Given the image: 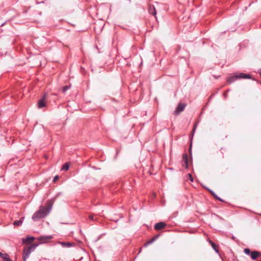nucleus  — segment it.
<instances>
[{"label":"nucleus","instance_id":"1","mask_svg":"<svg viewBox=\"0 0 261 261\" xmlns=\"http://www.w3.org/2000/svg\"><path fill=\"white\" fill-rule=\"evenodd\" d=\"M53 204V202L50 201L46 206H41L39 209L33 214L32 218L33 221H37L40 219L45 217L51 211Z\"/></svg>","mask_w":261,"mask_h":261},{"label":"nucleus","instance_id":"2","mask_svg":"<svg viewBox=\"0 0 261 261\" xmlns=\"http://www.w3.org/2000/svg\"><path fill=\"white\" fill-rule=\"evenodd\" d=\"M251 76L249 74H246L244 73H236L232 76L227 77V83L231 84L237 80L241 79H251Z\"/></svg>","mask_w":261,"mask_h":261},{"label":"nucleus","instance_id":"3","mask_svg":"<svg viewBox=\"0 0 261 261\" xmlns=\"http://www.w3.org/2000/svg\"><path fill=\"white\" fill-rule=\"evenodd\" d=\"M186 107V105L182 103H179L176 110L174 111V113L176 115L179 114L180 113L182 112Z\"/></svg>","mask_w":261,"mask_h":261},{"label":"nucleus","instance_id":"4","mask_svg":"<svg viewBox=\"0 0 261 261\" xmlns=\"http://www.w3.org/2000/svg\"><path fill=\"white\" fill-rule=\"evenodd\" d=\"M46 97V94H44L42 97L39 100L38 103V107L39 108L41 109L44 107L46 105L45 100Z\"/></svg>","mask_w":261,"mask_h":261},{"label":"nucleus","instance_id":"5","mask_svg":"<svg viewBox=\"0 0 261 261\" xmlns=\"http://www.w3.org/2000/svg\"><path fill=\"white\" fill-rule=\"evenodd\" d=\"M250 256L252 259L255 260L261 256V253L257 251H253L251 252Z\"/></svg>","mask_w":261,"mask_h":261},{"label":"nucleus","instance_id":"6","mask_svg":"<svg viewBox=\"0 0 261 261\" xmlns=\"http://www.w3.org/2000/svg\"><path fill=\"white\" fill-rule=\"evenodd\" d=\"M182 162H183V166L185 167V168H188V158L187 153H184L182 156Z\"/></svg>","mask_w":261,"mask_h":261},{"label":"nucleus","instance_id":"7","mask_svg":"<svg viewBox=\"0 0 261 261\" xmlns=\"http://www.w3.org/2000/svg\"><path fill=\"white\" fill-rule=\"evenodd\" d=\"M166 224L164 222H159L154 225V229L156 230H161L166 226Z\"/></svg>","mask_w":261,"mask_h":261},{"label":"nucleus","instance_id":"8","mask_svg":"<svg viewBox=\"0 0 261 261\" xmlns=\"http://www.w3.org/2000/svg\"><path fill=\"white\" fill-rule=\"evenodd\" d=\"M31 251L28 250L27 248H25L23 252V261H26L27 259L29 258L31 253Z\"/></svg>","mask_w":261,"mask_h":261},{"label":"nucleus","instance_id":"9","mask_svg":"<svg viewBox=\"0 0 261 261\" xmlns=\"http://www.w3.org/2000/svg\"><path fill=\"white\" fill-rule=\"evenodd\" d=\"M51 236H41L38 238V240L42 242H46L47 241L52 239Z\"/></svg>","mask_w":261,"mask_h":261},{"label":"nucleus","instance_id":"10","mask_svg":"<svg viewBox=\"0 0 261 261\" xmlns=\"http://www.w3.org/2000/svg\"><path fill=\"white\" fill-rule=\"evenodd\" d=\"M59 243L62 245L63 247L64 248H70L73 245V243H71L70 242H59Z\"/></svg>","mask_w":261,"mask_h":261},{"label":"nucleus","instance_id":"11","mask_svg":"<svg viewBox=\"0 0 261 261\" xmlns=\"http://www.w3.org/2000/svg\"><path fill=\"white\" fill-rule=\"evenodd\" d=\"M148 12L150 14L155 16L156 12L155 7L153 6L150 5L148 8Z\"/></svg>","mask_w":261,"mask_h":261},{"label":"nucleus","instance_id":"12","mask_svg":"<svg viewBox=\"0 0 261 261\" xmlns=\"http://www.w3.org/2000/svg\"><path fill=\"white\" fill-rule=\"evenodd\" d=\"M24 218L23 217H21L19 220L14 221L13 224L14 226H20L22 224Z\"/></svg>","mask_w":261,"mask_h":261},{"label":"nucleus","instance_id":"13","mask_svg":"<svg viewBox=\"0 0 261 261\" xmlns=\"http://www.w3.org/2000/svg\"><path fill=\"white\" fill-rule=\"evenodd\" d=\"M34 240V237H28L25 239H23L22 240V242L23 243H30L32 241H33Z\"/></svg>","mask_w":261,"mask_h":261},{"label":"nucleus","instance_id":"14","mask_svg":"<svg viewBox=\"0 0 261 261\" xmlns=\"http://www.w3.org/2000/svg\"><path fill=\"white\" fill-rule=\"evenodd\" d=\"M209 243L211 244L212 247H213V248L214 249V250L217 252V253H218L219 251H218V247L216 245V244L215 243H214L211 240H210L209 241Z\"/></svg>","mask_w":261,"mask_h":261},{"label":"nucleus","instance_id":"15","mask_svg":"<svg viewBox=\"0 0 261 261\" xmlns=\"http://www.w3.org/2000/svg\"><path fill=\"white\" fill-rule=\"evenodd\" d=\"M38 244H32L27 249L28 250H29L30 251H31V252H32V251H33L35 249V248L38 246Z\"/></svg>","mask_w":261,"mask_h":261},{"label":"nucleus","instance_id":"16","mask_svg":"<svg viewBox=\"0 0 261 261\" xmlns=\"http://www.w3.org/2000/svg\"><path fill=\"white\" fill-rule=\"evenodd\" d=\"M69 168V165L68 163H66L62 167V170L67 171Z\"/></svg>","mask_w":261,"mask_h":261},{"label":"nucleus","instance_id":"17","mask_svg":"<svg viewBox=\"0 0 261 261\" xmlns=\"http://www.w3.org/2000/svg\"><path fill=\"white\" fill-rule=\"evenodd\" d=\"M157 237H154L153 238L151 239L150 241H148L145 244V246L146 247L148 245L151 244L152 242H153Z\"/></svg>","mask_w":261,"mask_h":261},{"label":"nucleus","instance_id":"18","mask_svg":"<svg viewBox=\"0 0 261 261\" xmlns=\"http://www.w3.org/2000/svg\"><path fill=\"white\" fill-rule=\"evenodd\" d=\"M70 86H64L63 88H62V92L63 93H65L66 91H67L68 89H70Z\"/></svg>","mask_w":261,"mask_h":261},{"label":"nucleus","instance_id":"19","mask_svg":"<svg viewBox=\"0 0 261 261\" xmlns=\"http://www.w3.org/2000/svg\"><path fill=\"white\" fill-rule=\"evenodd\" d=\"M9 255L7 253H3L0 252V257H2L3 260L5 259Z\"/></svg>","mask_w":261,"mask_h":261},{"label":"nucleus","instance_id":"20","mask_svg":"<svg viewBox=\"0 0 261 261\" xmlns=\"http://www.w3.org/2000/svg\"><path fill=\"white\" fill-rule=\"evenodd\" d=\"M251 252L249 248H245L244 249V253L247 255H250Z\"/></svg>","mask_w":261,"mask_h":261},{"label":"nucleus","instance_id":"21","mask_svg":"<svg viewBox=\"0 0 261 261\" xmlns=\"http://www.w3.org/2000/svg\"><path fill=\"white\" fill-rule=\"evenodd\" d=\"M213 197L217 200L220 201H223V200L220 198L219 197H218L215 193L214 194V195H213Z\"/></svg>","mask_w":261,"mask_h":261},{"label":"nucleus","instance_id":"22","mask_svg":"<svg viewBox=\"0 0 261 261\" xmlns=\"http://www.w3.org/2000/svg\"><path fill=\"white\" fill-rule=\"evenodd\" d=\"M213 197L217 200L220 201H223V200L220 198L219 197H218L215 193L214 194V195H213Z\"/></svg>","mask_w":261,"mask_h":261},{"label":"nucleus","instance_id":"23","mask_svg":"<svg viewBox=\"0 0 261 261\" xmlns=\"http://www.w3.org/2000/svg\"><path fill=\"white\" fill-rule=\"evenodd\" d=\"M213 197L217 200L220 201H223V200L220 198L219 197H218L215 193L214 194V195H213Z\"/></svg>","mask_w":261,"mask_h":261},{"label":"nucleus","instance_id":"24","mask_svg":"<svg viewBox=\"0 0 261 261\" xmlns=\"http://www.w3.org/2000/svg\"><path fill=\"white\" fill-rule=\"evenodd\" d=\"M188 176L189 177V179L190 180V181L193 182L194 181V178H193L192 174H190V173H189L188 174Z\"/></svg>","mask_w":261,"mask_h":261},{"label":"nucleus","instance_id":"25","mask_svg":"<svg viewBox=\"0 0 261 261\" xmlns=\"http://www.w3.org/2000/svg\"><path fill=\"white\" fill-rule=\"evenodd\" d=\"M3 261H12L9 257V255L3 260Z\"/></svg>","mask_w":261,"mask_h":261},{"label":"nucleus","instance_id":"26","mask_svg":"<svg viewBox=\"0 0 261 261\" xmlns=\"http://www.w3.org/2000/svg\"><path fill=\"white\" fill-rule=\"evenodd\" d=\"M59 179V176L58 175H56L54 177V179H53V181L54 182H55L57 180H58Z\"/></svg>","mask_w":261,"mask_h":261},{"label":"nucleus","instance_id":"27","mask_svg":"<svg viewBox=\"0 0 261 261\" xmlns=\"http://www.w3.org/2000/svg\"><path fill=\"white\" fill-rule=\"evenodd\" d=\"M207 190L210 192V193L212 195H214V194L215 193L213 191H212V190H210L209 189H207Z\"/></svg>","mask_w":261,"mask_h":261},{"label":"nucleus","instance_id":"28","mask_svg":"<svg viewBox=\"0 0 261 261\" xmlns=\"http://www.w3.org/2000/svg\"><path fill=\"white\" fill-rule=\"evenodd\" d=\"M89 219H90L91 220H94V216H92V215L89 216Z\"/></svg>","mask_w":261,"mask_h":261},{"label":"nucleus","instance_id":"29","mask_svg":"<svg viewBox=\"0 0 261 261\" xmlns=\"http://www.w3.org/2000/svg\"><path fill=\"white\" fill-rule=\"evenodd\" d=\"M196 127V124H194V127H193V133H194V132L195 131Z\"/></svg>","mask_w":261,"mask_h":261},{"label":"nucleus","instance_id":"30","mask_svg":"<svg viewBox=\"0 0 261 261\" xmlns=\"http://www.w3.org/2000/svg\"><path fill=\"white\" fill-rule=\"evenodd\" d=\"M259 74H260V76H261V69H260V70H259Z\"/></svg>","mask_w":261,"mask_h":261},{"label":"nucleus","instance_id":"31","mask_svg":"<svg viewBox=\"0 0 261 261\" xmlns=\"http://www.w3.org/2000/svg\"><path fill=\"white\" fill-rule=\"evenodd\" d=\"M141 249H141V248H140V249L139 250V253H140V252L141 251Z\"/></svg>","mask_w":261,"mask_h":261},{"label":"nucleus","instance_id":"32","mask_svg":"<svg viewBox=\"0 0 261 261\" xmlns=\"http://www.w3.org/2000/svg\"><path fill=\"white\" fill-rule=\"evenodd\" d=\"M4 24H5V23H2L1 25H2V26H3V25H4Z\"/></svg>","mask_w":261,"mask_h":261}]
</instances>
